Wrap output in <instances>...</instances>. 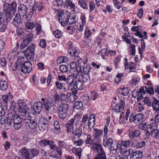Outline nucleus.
Returning <instances> with one entry per match:
<instances>
[{"instance_id":"nucleus-1","label":"nucleus","mask_w":159,"mask_h":159,"mask_svg":"<svg viewBox=\"0 0 159 159\" xmlns=\"http://www.w3.org/2000/svg\"><path fill=\"white\" fill-rule=\"evenodd\" d=\"M76 77L77 76H75L74 75L71 74L67 77L66 81L67 85L66 89L68 92L67 96L68 98L69 101L71 102H74L78 98L76 95L77 90L75 87Z\"/></svg>"},{"instance_id":"nucleus-2","label":"nucleus","mask_w":159,"mask_h":159,"mask_svg":"<svg viewBox=\"0 0 159 159\" xmlns=\"http://www.w3.org/2000/svg\"><path fill=\"white\" fill-rule=\"evenodd\" d=\"M6 123L5 125V128L8 129L10 128L11 125L13 124L15 130H18L22 126V119L19 115L16 113L14 114L9 113L7 115Z\"/></svg>"},{"instance_id":"nucleus-3","label":"nucleus","mask_w":159,"mask_h":159,"mask_svg":"<svg viewBox=\"0 0 159 159\" xmlns=\"http://www.w3.org/2000/svg\"><path fill=\"white\" fill-rule=\"evenodd\" d=\"M16 2H13L11 4L5 3L3 4V10L7 17V19L10 18L11 16L13 15L16 12Z\"/></svg>"},{"instance_id":"nucleus-4","label":"nucleus","mask_w":159,"mask_h":159,"mask_svg":"<svg viewBox=\"0 0 159 159\" xmlns=\"http://www.w3.org/2000/svg\"><path fill=\"white\" fill-rule=\"evenodd\" d=\"M95 142L92 144V147L93 149L98 152V154L93 159H107L102 145L99 142Z\"/></svg>"},{"instance_id":"nucleus-5","label":"nucleus","mask_w":159,"mask_h":159,"mask_svg":"<svg viewBox=\"0 0 159 159\" xmlns=\"http://www.w3.org/2000/svg\"><path fill=\"white\" fill-rule=\"evenodd\" d=\"M68 105L67 104H59L57 107L58 111L59 118L62 120H64L67 115V111L68 109Z\"/></svg>"},{"instance_id":"nucleus-6","label":"nucleus","mask_w":159,"mask_h":159,"mask_svg":"<svg viewBox=\"0 0 159 159\" xmlns=\"http://www.w3.org/2000/svg\"><path fill=\"white\" fill-rule=\"evenodd\" d=\"M43 105L45 109L44 111L47 115L49 116L53 113L55 107L53 100L51 98L48 99L44 102Z\"/></svg>"},{"instance_id":"nucleus-7","label":"nucleus","mask_w":159,"mask_h":159,"mask_svg":"<svg viewBox=\"0 0 159 159\" xmlns=\"http://www.w3.org/2000/svg\"><path fill=\"white\" fill-rule=\"evenodd\" d=\"M54 11L56 14L58 15V20L61 25L63 26H66L67 25L68 14L66 13H64L63 11H61V10L60 9H55Z\"/></svg>"},{"instance_id":"nucleus-8","label":"nucleus","mask_w":159,"mask_h":159,"mask_svg":"<svg viewBox=\"0 0 159 159\" xmlns=\"http://www.w3.org/2000/svg\"><path fill=\"white\" fill-rule=\"evenodd\" d=\"M18 107L17 108V111L20 113L22 116L28 115V118L30 116L29 113H27V110L26 107V104L25 103L22 101H20L18 102Z\"/></svg>"},{"instance_id":"nucleus-9","label":"nucleus","mask_w":159,"mask_h":159,"mask_svg":"<svg viewBox=\"0 0 159 159\" xmlns=\"http://www.w3.org/2000/svg\"><path fill=\"white\" fill-rule=\"evenodd\" d=\"M30 7H31L32 11H30V12L32 13V15H33L36 13L38 8L39 11H41L43 7V4L42 3H41L38 6V4L37 2H36L35 0H30Z\"/></svg>"},{"instance_id":"nucleus-10","label":"nucleus","mask_w":159,"mask_h":159,"mask_svg":"<svg viewBox=\"0 0 159 159\" xmlns=\"http://www.w3.org/2000/svg\"><path fill=\"white\" fill-rule=\"evenodd\" d=\"M40 144L42 146L48 145L51 150H55L56 146L53 141L48 139H43L40 143Z\"/></svg>"},{"instance_id":"nucleus-11","label":"nucleus","mask_w":159,"mask_h":159,"mask_svg":"<svg viewBox=\"0 0 159 159\" xmlns=\"http://www.w3.org/2000/svg\"><path fill=\"white\" fill-rule=\"evenodd\" d=\"M103 131L102 130L97 129H94L93 136L94 141L96 142H99L101 140L102 136Z\"/></svg>"},{"instance_id":"nucleus-12","label":"nucleus","mask_w":159,"mask_h":159,"mask_svg":"<svg viewBox=\"0 0 159 159\" xmlns=\"http://www.w3.org/2000/svg\"><path fill=\"white\" fill-rule=\"evenodd\" d=\"M43 108V104L41 102H37L34 103V104L31 106V108L32 109L30 112H34L35 113L39 114L42 108Z\"/></svg>"},{"instance_id":"nucleus-13","label":"nucleus","mask_w":159,"mask_h":159,"mask_svg":"<svg viewBox=\"0 0 159 159\" xmlns=\"http://www.w3.org/2000/svg\"><path fill=\"white\" fill-rule=\"evenodd\" d=\"M30 12L27 14L22 15L24 17L25 23V30L27 32H29L30 30Z\"/></svg>"},{"instance_id":"nucleus-14","label":"nucleus","mask_w":159,"mask_h":159,"mask_svg":"<svg viewBox=\"0 0 159 159\" xmlns=\"http://www.w3.org/2000/svg\"><path fill=\"white\" fill-rule=\"evenodd\" d=\"M103 146L106 147H107L110 148V150H116L114 147L113 146V139L111 138H109L108 139H103Z\"/></svg>"},{"instance_id":"nucleus-15","label":"nucleus","mask_w":159,"mask_h":159,"mask_svg":"<svg viewBox=\"0 0 159 159\" xmlns=\"http://www.w3.org/2000/svg\"><path fill=\"white\" fill-rule=\"evenodd\" d=\"M67 46L69 47L68 53L71 56H75L77 54L78 48L76 47H73L72 43L70 42L68 43Z\"/></svg>"},{"instance_id":"nucleus-16","label":"nucleus","mask_w":159,"mask_h":159,"mask_svg":"<svg viewBox=\"0 0 159 159\" xmlns=\"http://www.w3.org/2000/svg\"><path fill=\"white\" fill-rule=\"evenodd\" d=\"M125 106V101L120 99V102L115 106L114 110L116 112H120L124 110Z\"/></svg>"},{"instance_id":"nucleus-17","label":"nucleus","mask_w":159,"mask_h":159,"mask_svg":"<svg viewBox=\"0 0 159 159\" xmlns=\"http://www.w3.org/2000/svg\"><path fill=\"white\" fill-rule=\"evenodd\" d=\"M75 119L72 118L70 120L68 121L65 125V128L67 133H71L73 130L74 123V122Z\"/></svg>"},{"instance_id":"nucleus-18","label":"nucleus","mask_w":159,"mask_h":159,"mask_svg":"<svg viewBox=\"0 0 159 159\" xmlns=\"http://www.w3.org/2000/svg\"><path fill=\"white\" fill-rule=\"evenodd\" d=\"M30 114H32L33 115V119L30 116V123L31 124L30 128L34 129L33 132H34V131H36L37 129V121L36 119V116L34 115V113L30 112Z\"/></svg>"},{"instance_id":"nucleus-19","label":"nucleus","mask_w":159,"mask_h":159,"mask_svg":"<svg viewBox=\"0 0 159 159\" xmlns=\"http://www.w3.org/2000/svg\"><path fill=\"white\" fill-rule=\"evenodd\" d=\"M19 154L25 159H30V153L29 150L25 148H23L19 151Z\"/></svg>"},{"instance_id":"nucleus-20","label":"nucleus","mask_w":159,"mask_h":159,"mask_svg":"<svg viewBox=\"0 0 159 159\" xmlns=\"http://www.w3.org/2000/svg\"><path fill=\"white\" fill-rule=\"evenodd\" d=\"M132 154L130 157V159H140L143 156V152L141 151H136L133 152Z\"/></svg>"},{"instance_id":"nucleus-21","label":"nucleus","mask_w":159,"mask_h":159,"mask_svg":"<svg viewBox=\"0 0 159 159\" xmlns=\"http://www.w3.org/2000/svg\"><path fill=\"white\" fill-rule=\"evenodd\" d=\"M70 67L71 69H76L78 75H81L83 74L80 66H77L76 63L74 61L71 62L70 64Z\"/></svg>"},{"instance_id":"nucleus-22","label":"nucleus","mask_w":159,"mask_h":159,"mask_svg":"<svg viewBox=\"0 0 159 159\" xmlns=\"http://www.w3.org/2000/svg\"><path fill=\"white\" fill-rule=\"evenodd\" d=\"M12 23L16 27H19L21 24V17L20 14H16L13 20Z\"/></svg>"},{"instance_id":"nucleus-23","label":"nucleus","mask_w":159,"mask_h":159,"mask_svg":"<svg viewBox=\"0 0 159 159\" xmlns=\"http://www.w3.org/2000/svg\"><path fill=\"white\" fill-rule=\"evenodd\" d=\"M72 138H80L82 134V130L81 128L79 127L75 129L72 132Z\"/></svg>"},{"instance_id":"nucleus-24","label":"nucleus","mask_w":159,"mask_h":159,"mask_svg":"<svg viewBox=\"0 0 159 159\" xmlns=\"http://www.w3.org/2000/svg\"><path fill=\"white\" fill-rule=\"evenodd\" d=\"M152 106L154 110L157 112H159V100L156 98H153Z\"/></svg>"},{"instance_id":"nucleus-25","label":"nucleus","mask_w":159,"mask_h":159,"mask_svg":"<svg viewBox=\"0 0 159 159\" xmlns=\"http://www.w3.org/2000/svg\"><path fill=\"white\" fill-rule=\"evenodd\" d=\"M141 132L139 129H136L130 132L129 134V137L131 139L138 137L140 136Z\"/></svg>"},{"instance_id":"nucleus-26","label":"nucleus","mask_w":159,"mask_h":159,"mask_svg":"<svg viewBox=\"0 0 159 159\" xmlns=\"http://www.w3.org/2000/svg\"><path fill=\"white\" fill-rule=\"evenodd\" d=\"M95 115L93 114L91 115L90 117L89 118L88 123V125L89 128L90 129H91L93 127L94 125V118Z\"/></svg>"},{"instance_id":"nucleus-27","label":"nucleus","mask_w":159,"mask_h":159,"mask_svg":"<svg viewBox=\"0 0 159 159\" xmlns=\"http://www.w3.org/2000/svg\"><path fill=\"white\" fill-rule=\"evenodd\" d=\"M64 7H70L72 11H75V5L70 0H66L64 3Z\"/></svg>"},{"instance_id":"nucleus-28","label":"nucleus","mask_w":159,"mask_h":159,"mask_svg":"<svg viewBox=\"0 0 159 159\" xmlns=\"http://www.w3.org/2000/svg\"><path fill=\"white\" fill-rule=\"evenodd\" d=\"M27 7L24 5L21 4L18 7V12L20 14H25L27 12Z\"/></svg>"},{"instance_id":"nucleus-29","label":"nucleus","mask_w":159,"mask_h":159,"mask_svg":"<svg viewBox=\"0 0 159 159\" xmlns=\"http://www.w3.org/2000/svg\"><path fill=\"white\" fill-rule=\"evenodd\" d=\"M29 62L30 63V61H27L22 64L21 69V70L22 72L28 73L30 72V70H28L29 67H28L27 65V64Z\"/></svg>"},{"instance_id":"nucleus-30","label":"nucleus","mask_w":159,"mask_h":159,"mask_svg":"<svg viewBox=\"0 0 159 159\" xmlns=\"http://www.w3.org/2000/svg\"><path fill=\"white\" fill-rule=\"evenodd\" d=\"M135 123L138 124L139 122H142L143 120L144 115L141 113H139L135 115Z\"/></svg>"},{"instance_id":"nucleus-31","label":"nucleus","mask_w":159,"mask_h":159,"mask_svg":"<svg viewBox=\"0 0 159 159\" xmlns=\"http://www.w3.org/2000/svg\"><path fill=\"white\" fill-rule=\"evenodd\" d=\"M79 139L80 138H72L73 143L75 146H81L83 144L84 141Z\"/></svg>"},{"instance_id":"nucleus-32","label":"nucleus","mask_w":159,"mask_h":159,"mask_svg":"<svg viewBox=\"0 0 159 159\" xmlns=\"http://www.w3.org/2000/svg\"><path fill=\"white\" fill-rule=\"evenodd\" d=\"M74 75V74H73ZM74 75L75 76H77V75H75L74 74ZM77 78V77H76ZM77 78L75 80V83L76 84V87L77 89L79 90H81L83 89L84 88V84L80 80H76Z\"/></svg>"},{"instance_id":"nucleus-33","label":"nucleus","mask_w":159,"mask_h":159,"mask_svg":"<svg viewBox=\"0 0 159 159\" xmlns=\"http://www.w3.org/2000/svg\"><path fill=\"white\" fill-rule=\"evenodd\" d=\"M7 88V82L5 81L0 80V89L4 91L6 90Z\"/></svg>"},{"instance_id":"nucleus-34","label":"nucleus","mask_w":159,"mask_h":159,"mask_svg":"<svg viewBox=\"0 0 159 159\" xmlns=\"http://www.w3.org/2000/svg\"><path fill=\"white\" fill-rule=\"evenodd\" d=\"M81 150L80 148H76L74 147L73 148L72 151L75 155L78 157L79 159H80L81 154Z\"/></svg>"},{"instance_id":"nucleus-35","label":"nucleus","mask_w":159,"mask_h":159,"mask_svg":"<svg viewBox=\"0 0 159 159\" xmlns=\"http://www.w3.org/2000/svg\"><path fill=\"white\" fill-rule=\"evenodd\" d=\"M118 93L120 94H122L124 96L127 95L129 93V91L127 88L124 87L119 89Z\"/></svg>"},{"instance_id":"nucleus-36","label":"nucleus","mask_w":159,"mask_h":159,"mask_svg":"<svg viewBox=\"0 0 159 159\" xmlns=\"http://www.w3.org/2000/svg\"><path fill=\"white\" fill-rule=\"evenodd\" d=\"M29 34L27 36L26 39H24L21 44V46L23 48L27 46L30 43V37Z\"/></svg>"},{"instance_id":"nucleus-37","label":"nucleus","mask_w":159,"mask_h":159,"mask_svg":"<svg viewBox=\"0 0 159 159\" xmlns=\"http://www.w3.org/2000/svg\"><path fill=\"white\" fill-rule=\"evenodd\" d=\"M152 125H154V128H153V126H151V128L153 129V130L151 131V136L153 137H156L157 133V124L156 123H155L153 124H152Z\"/></svg>"},{"instance_id":"nucleus-38","label":"nucleus","mask_w":159,"mask_h":159,"mask_svg":"<svg viewBox=\"0 0 159 159\" xmlns=\"http://www.w3.org/2000/svg\"><path fill=\"white\" fill-rule=\"evenodd\" d=\"M35 48V46L34 44H30V60H34L33 57L34 56Z\"/></svg>"},{"instance_id":"nucleus-39","label":"nucleus","mask_w":159,"mask_h":159,"mask_svg":"<svg viewBox=\"0 0 159 159\" xmlns=\"http://www.w3.org/2000/svg\"><path fill=\"white\" fill-rule=\"evenodd\" d=\"M83 107V104L81 101H76L74 104V108L78 110L81 109Z\"/></svg>"},{"instance_id":"nucleus-40","label":"nucleus","mask_w":159,"mask_h":159,"mask_svg":"<svg viewBox=\"0 0 159 159\" xmlns=\"http://www.w3.org/2000/svg\"><path fill=\"white\" fill-rule=\"evenodd\" d=\"M67 25H70L75 23L76 21L75 17L74 16H70L68 17Z\"/></svg>"},{"instance_id":"nucleus-41","label":"nucleus","mask_w":159,"mask_h":159,"mask_svg":"<svg viewBox=\"0 0 159 159\" xmlns=\"http://www.w3.org/2000/svg\"><path fill=\"white\" fill-rule=\"evenodd\" d=\"M48 121L45 117H41L39 121V124H48Z\"/></svg>"},{"instance_id":"nucleus-42","label":"nucleus","mask_w":159,"mask_h":159,"mask_svg":"<svg viewBox=\"0 0 159 159\" xmlns=\"http://www.w3.org/2000/svg\"><path fill=\"white\" fill-rule=\"evenodd\" d=\"M85 143L86 144H91L92 145V144L93 143L92 136L90 134H88L87 135V139L85 141Z\"/></svg>"},{"instance_id":"nucleus-43","label":"nucleus","mask_w":159,"mask_h":159,"mask_svg":"<svg viewBox=\"0 0 159 159\" xmlns=\"http://www.w3.org/2000/svg\"><path fill=\"white\" fill-rule=\"evenodd\" d=\"M83 82L84 83H86L89 81L90 77L88 74H84L82 76Z\"/></svg>"},{"instance_id":"nucleus-44","label":"nucleus","mask_w":159,"mask_h":159,"mask_svg":"<svg viewBox=\"0 0 159 159\" xmlns=\"http://www.w3.org/2000/svg\"><path fill=\"white\" fill-rule=\"evenodd\" d=\"M79 4L80 6L84 9H88V7L84 0H79Z\"/></svg>"},{"instance_id":"nucleus-45","label":"nucleus","mask_w":159,"mask_h":159,"mask_svg":"<svg viewBox=\"0 0 159 159\" xmlns=\"http://www.w3.org/2000/svg\"><path fill=\"white\" fill-rule=\"evenodd\" d=\"M53 33L54 36L57 38H60L62 35L61 31L59 30L53 31Z\"/></svg>"},{"instance_id":"nucleus-46","label":"nucleus","mask_w":159,"mask_h":159,"mask_svg":"<svg viewBox=\"0 0 159 159\" xmlns=\"http://www.w3.org/2000/svg\"><path fill=\"white\" fill-rule=\"evenodd\" d=\"M132 151L133 149H129L128 150L125 151L124 152L125 153V155L124 156H123L122 155H121L122 157V159H128L127 156L130 155V152H132Z\"/></svg>"},{"instance_id":"nucleus-47","label":"nucleus","mask_w":159,"mask_h":159,"mask_svg":"<svg viewBox=\"0 0 159 159\" xmlns=\"http://www.w3.org/2000/svg\"><path fill=\"white\" fill-rule=\"evenodd\" d=\"M83 72L84 74H89L91 70H93V68L89 66L84 67L83 68Z\"/></svg>"},{"instance_id":"nucleus-48","label":"nucleus","mask_w":159,"mask_h":159,"mask_svg":"<svg viewBox=\"0 0 159 159\" xmlns=\"http://www.w3.org/2000/svg\"><path fill=\"white\" fill-rule=\"evenodd\" d=\"M53 3L55 6H61L63 4V0H55L53 1Z\"/></svg>"},{"instance_id":"nucleus-49","label":"nucleus","mask_w":159,"mask_h":159,"mask_svg":"<svg viewBox=\"0 0 159 159\" xmlns=\"http://www.w3.org/2000/svg\"><path fill=\"white\" fill-rule=\"evenodd\" d=\"M24 55L25 56L27 59H29L30 54V46H28L24 51L23 50Z\"/></svg>"},{"instance_id":"nucleus-50","label":"nucleus","mask_w":159,"mask_h":159,"mask_svg":"<svg viewBox=\"0 0 159 159\" xmlns=\"http://www.w3.org/2000/svg\"><path fill=\"white\" fill-rule=\"evenodd\" d=\"M123 76V74H118L116 75V77L115 78V83L117 84L119 83L121 80V78Z\"/></svg>"},{"instance_id":"nucleus-51","label":"nucleus","mask_w":159,"mask_h":159,"mask_svg":"<svg viewBox=\"0 0 159 159\" xmlns=\"http://www.w3.org/2000/svg\"><path fill=\"white\" fill-rule=\"evenodd\" d=\"M10 97V96H9L7 95H3L2 96V100L4 103L7 104V103Z\"/></svg>"},{"instance_id":"nucleus-52","label":"nucleus","mask_w":159,"mask_h":159,"mask_svg":"<svg viewBox=\"0 0 159 159\" xmlns=\"http://www.w3.org/2000/svg\"><path fill=\"white\" fill-rule=\"evenodd\" d=\"M130 50V54L132 56L134 55L135 52V45L134 44H131Z\"/></svg>"},{"instance_id":"nucleus-53","label":"nucleus","mask_w":159,"mask_h":159,"mask_svg":"<svg viewBox=\"0 0 159 159\" xmlns=\"http://www.w3.org/2000/svg\"><path fill=\"white\" fill-rule=\"evenodd\" d=\"M48 126V124H39V129L42 131H43L47 129Z\"/></svg>"},{"instance_id":"nucleus-54","label":"nucleus","mask_w":159,"mask_h":159,"mask_svg":"<svg viewBox=\"0 0 159 159\" xmlns=\"http://www.w3.org/2000/svg\"><path fill=\"white\" fill-rule=\"evenodd\" d=\"M130 144V141L129 140L122 141L121 143V147L127 148L129 146Z\"/></svg>"},{"instance_id":"nucleus-55","label":"nucleus","mask_w":159,"mask_h":159,"mask_svg":"<svg viewBox=\"0 0 159 159\" xmlns=\"http://www.w3.org/2000/svg\"><path fill=\"white\" fill-rule=\"evenodd\" d=\"M98 94L96 91H93L91 93V99L93 100H95L98 97Z\"/></svg>"},{"instance_id":"nucleus-56","label":"nucleus","mask_w":159,"mask_h":159,"mask_svg":"<svg viewBox=\"0 0 159 159\" xmlns=\"http://www.w3.org/2000/svg\"><path fill=\"white\" fill-rule=\"evenodd\" d=\"M5 112L4 114H0V124L3 125L5 123V117L4 116L5 114Z\"/></svg>"},{"instance_id":"nucleus-57","label":"nucleus","mask_w":159,"mask_h":159,"mask_svg":"<svg viewBox=\"0 0 159 159\" xmlns=\"http://www.w3.org/2000/svg\"><path fill=\"white\" fill-rule=\"evenodd\" d=\"M46 45V41L44 39H42L39 43L40 46L43 48H45Z\"/></svg>"},{"instance_id":"nucleus-58","label":"nucleus","mask_w":159,"mask_h":159,"mask_svg":"<svg viewBox=\"0 0 159 159\" xmlns=\"http://www.w3.org/2000/svg\"><path fill=\"white\" fill-rule=\"evenodd\" d=\"M39 152V150L37 148H34L31 151V153L32 154V158L34 157V156H37Z\"/></svg>"},{"instance_id":"nucleus-59","label":"nucleus","mask_w":159,"mask_h":159,"mask_svg":"<svg viewBox=\"0 0 159 159\" xmlns=\"http://www.w3.org/2000/svg\"><path fill=\"white\" fill-rule=\"evenodd\" d=\"M55 85L57 88L59 90L62 89L63 86L62 83L58 81L55 82Z\"/></svg>"},{"instance_id":"nucleus-60","label":"nucleus","mask_w":159,"mask_h":159,"mask_svg":"<svg viewBox=\"0 0 159 159\" xmlns=\"http://www.w3.org/2000/svg\"><path fill=\"white\" fill-rule=\"evenodd\" d=\"M60 70L62 72H65L67 71V67L65 65H62L60 66Z\"/></svg>"},{"instance_id":"nucleus-61","label":"nucleus","mask_w":159,"mask_h":159,"mask_svg":"<svg viewBox=\"0 0 159 159\" xmlns=\"http://www.w3.org/2000/svg\"><path fill=\"white\" fill-rule=\"evenodd\" d=\"M147 124L146 123H140L138 125L139 128L141 130H144L146 128Z\"/></svg>"},{"instance_id":"nucleus-62","label":"nucleus","mask_w":159,"mask_h":159,"mask_svg":"<svg viewBox=\"0 0 159 159\" xmlns=\"http://www.w3.org/2000/svg\"><path fill=\"white\" fill-rule=\"evenodd\" d=\"M135 66L133 62H131L129 66V72H134L135 71Z\"/></svg>"},{"instance_id":"nucleus-63","label":"nucleus","mask_w":159,"mask_h":159,"mask_svg":"<svg viewBox=\"0 0 159 159\" xmlns=\"http://www.w3.org/2000/svg\"><path fill=\"white\" fill-rule=\"evenodd\" d=\"M115 7L117 9H119L121 8V2L117 1L113 2Z\"/></svg>"},{"instance_id":"nucleus-64","label":"nucleus","mask_w":159,"mask_h":159,"mask_svg":"<svg viewBox=\"0 0 159 159\" xmlns=\"http://www.w3.org/2000/svg\"><path fill=\"white\" fill-rule=\"evenodd\" d=\"M54 101L55 102H58L60 100V96L58 94L56 93L53 96Z\"/></svg>"}]
</instances>
